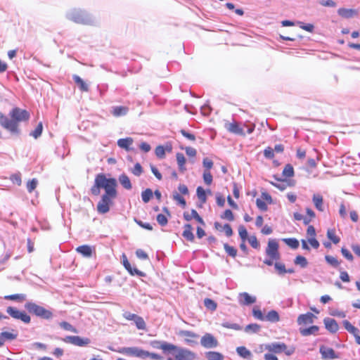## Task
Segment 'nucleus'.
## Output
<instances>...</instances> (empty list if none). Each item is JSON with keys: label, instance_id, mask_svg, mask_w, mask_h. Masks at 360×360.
<instances>
[{"label": "nucleus", "instance_id": "obj_16", "mask_svg": "<svg viewBox=\"0 0 360 360\" xmlns=\"http://www.w3.org/2000/svg\"><path fill=\"white\" fill-rule=\"evenodd\" d=\"M158 343L159 345L156 346L157 348L161 349L165 352H170L175 356L179 347L167 342H160Z\"/></svg>", "mask_w": 360, "mask_h": 360}, {"label": "nucleus", "instance_id": "obj_32", "mask_svg": "<svg viewBox=\"0 0 360 360\" xmlns=\"http://www.w3.org/2000/svg\"><path fill=\"white\" fill-rule=\"evenodd\" d=\"M73 79L75 82L79 86L80 90L83 91H89L88 85L84 82V80L80 77L77 75H74Z\"/></svg>", "mask_w": 360, "mask_h": 360}, {"label": "nucleus", "instance_id": "obj_1", "mask_svg": "<svg viewBox=\"0 0 360 360\" xmlns=\"http://www.w3.org/2000/svg\"><path fill=\"white\" fill-rule=\"evenodd\" d=\"M10 116L11 119L0 112V124L11 133L17 134L18 133V122L27 120L30 117V114L25 110L15 108L11 111Z\"/></svg>", "mask_w": 360, "mask_h": 360}, {"label": "nucleus", "instance_id": "obj_44", "mask_svg": "<svg viewBox=\"0 0 360 360\" xmlns=\"http://www.w3.org/2000/svg\"><path fill=\"white\" fill-rule=\"evenodd\" d=\"M204 304L207 309L211 311H214L217 309V303L210 298L204 300Z\"/></svg>", "mask_w": 360, "mask_h": 360}, {"label": "nucleus", "instance_id": "obj_49", "mask_svg": "<svg viewBox=\"0 0 360 360\" xmlns=\"http://www.w3.org/2000/svg\"><path fill=\"white\" fill-rule=\"evenodd\" d=\"M134 321L138 329L144 330L146 328V323L142 317L138 316Z\"/></svg>", "mask_w": 360, "mask_h": 360}, {"label": "nucleus", "instance_id": "obj_22", "mask_svg": "<svg viewBox=\"0 0 360 360\" xmlns=\"http://www.w3.org/2000/svg\"><path fill=\"white\" fill-rule=\"evenodd\" d=\"M240 303L243 305H250L256 302V297L250 295L248 292H242L240 294Z\"/></svg>", "mask_w": 360, "mask_h": 360}, {"label": "nucleus", "instance_id": "obj_7", "mask_svg": "<svg viewBox=\"0 0 360 360\" xmlns=\"http://www.w3.org/2000/svg\"><path fill=\"white\" fill-rule=\"evenodd\" d=\"M65 343H69L78 347H85L90 344L91 340L88 338H82L80 336L68 335L62 339Z\"/></svg>", "mask_w": 360, "mask_h": 360}, {"label": "nucleus", "instance_id": "obj_5", "mask_svg": "<svg viewBox=\"0 0 360 360\" xmlns=\"http://www.w3.org/2000/svg\"><path fill=\"white\" fill-rule=\"evenodd\" d=\"M26 309L37 316L44 319H51L53 317V313L44 307L39 306L34 302H29L25 305Z\"/></svg>", "mask_w": 360, "mask_h": 360}, {"label": "nucleus", "instance_id": "obj_50", "mask_svg": "<svg viewBox=\"0 0 360 360\" xmlns=\"http://www.w3.org/2000/svg\"><path fill=\"white\" fill-rule=\"evenodd\" d=\"M173 198L174 200L177 201L182 207L184 208L186 207V202L185 199L182 196H181L178 193L175 192L173 193Z\"/></svg>", "mask_w": 360, "mask_h": 360}, {"label": "nucleus", "instance_id": "obj_19", "mask_svg": "<svg viewBox=\"0 0 360 360\" xmlns=\"http://www.w3.org/2000/svg\"><path fill=\"white\" fill-rule=\"evenodd\" d=\"M94 250V248L88 245H80L76 248L77 252L86 258L91 257Z\"/></svg>", "mask_w": 360, "mask_h": 360}, {"label": "nucleus", "instance_id": "obj_34", "mask_svg": "<svg viewBox=\"0 0 360 360\" xmlns=\"http://www.w3.org/2000/svg\"><path fill=\"white\" fill-rule=\"evenodd\" d=\"M205 356L208 360H224V356L217 352H206Z\"/></svg>", "mask_w": 360, "mask_h": 360}, {"label": "nucleus", "instance_id": "obj_13", "mask_svg": "<svg viewBox=\"0 0 360 360\" xmlns=\"http://www.w3.org/2000/svg\"><path fill=\"white\" fill-rule=\"evenodd\" d=\"M179 335L181 337H184V341L186 344L189 345H193L197 342L194 340V339L198 338V335L196 333L189 331V330H181Z\"/></svg>", "mask_w": 360, "mask_h": 360}, {"label": "nucleus", "instance_id": "obj_20", "mask_svg": "<svg viewBox=\"0 0 360 360\" xmlns=\"http://www.w3.org/2000/svg\"><path fill=\"white\" fill-rule=\"evenodd\" d=\"M315 318L316 316L312 313L308 312L300 315L297 318V323L299 325L312 323Z\"/></svg>", "mask_w": 360, "mask_h": 360}, {"label": "nucleus", "instance_id": "obj_21", "mask_svg": "<svg viewBox=\"0 0 360 360\" xmlns=\"http://www.w3.org/2000/svg\"><path fill=\"white\" fill-rule=\"evenodd\" d=\"M338 13L344 18H350L354 15H357L358 11L352 8H340L338 10Z\"/></svg>", "mask_w": 360, "mask_h": 360}, {"label": "nucleus", "instance_id": "obj_6", "mask_svg": "<svg viewBox=\"0 0 360 360\" xmlns=\"http://www.w3.org/2000/svg\"><path fill=\"white\" fill-rule=\"evenodd\" d=\"M67 18L76 23L90 24L91 17L84 11L77 9H72L67 13Z\"/></svg>", "mask_w": 360, "mask_h": 360}, {"label": "nucleus", "instance_id": "obj_46", "mask_svg": "<svg viewBox=\"0 0 360 360\" xmlns=\"http://www.w3.org/2000/svg\"><path fill=\"white\" fill-rule=\"evenodd\" d=\"M43 125L41 122H39L35 129L30 133V135L32 136L34 139L39 138L42 133Z\"/></svg>", "mask_w": 360, "mask_h": 360}, {"label": "nucleus", "instance_id": "obj_42", "mask_svg": "<svg viewBox=\"0 0 360 360\" xmlns=\"http://www.w3.org/2000/svg\"><path fill=\"white\" fill-rule=\"evenodd\" d=\"M196 194L198 199L201 201V202L205 203L206 202V193L205 191L201 186L197 188Z\"/></svg>", "mask_w": 360, "mask_h": 360}, {"label": "nucleus", "instance_id": "obj_64", "mask_svg": "<svg viewBox=\"0 0 360 360\" xmlns=\"http://www.w3.org/2000/svg\"><path fill=\"white\" fill-rule=\"evenodd\" d=\"M256 204H257V207L259 210H261L262 211H266L267 210V205H266V202L264 201H263L262 200L257 198L256 200Z\"/></svg>", "mask_w": 360, "mask_h": 360}, {"label": "nucleus", "instance_id": "obj_38", "mask_svg": "<svg viewBox=\"0 0 360 360\" xmlns=\"http://www.w3.org/2000/svg\"><path fill=\"white\" fill-rule=\"evenodd\" d=\"M283 241L292 249H297L299 247V241L296 238H283Z\"/></svg>", "mask_w": 360, "mask_h": 360}, {"label": "nucleus", "instance_id": "obj_51", "mask_svg": "<svg viewBox=\"0 0 360 360\" xmlns=\"http://www.w3.org/2000/svg\"><path fill=\"white\" fill-rule=\"evenodd\" d=\"M325 259L329 264L334 267H337L340 264L338 260L333 256L326 255Z\"/></svg>", "mask_w": 360, "mask_h": 360}, {"label": "nucleus", "instance_id": "obj_12", "mask_svg": "<svg viewBox=\"0 0 360 360\" xmlns=\"http://www.w3.org/2000/svg\"><path fill=\"white\" fill-rule=\"evenodd\" d=\"M201 345L206 349H212L218 346V341L211 333H205L200 340Z\"/></svg>", "mask_w": 360, "mask_h": 360}, {"label": "nucleus", "instance_id": "obj_28", "mask_svg": "<svg viewBox=\"0 0 360 360\" xmlns=\"http://www.w3.org/2000/svg\"><path fill=\"white\" fill-rule=\"evenodd\" d=\"M129 109L125 106H115L112 108V113L115 117H120L127 115Z\"/></svg>", "mask_w": 360, "mask_h": 360}, {"label": "nucleus", "instance_id": "obj_45", "mask_svg": "<svg viewBox=\"0 0 360 360\" xmlns=\"http://www.w3.org/2000/svg\"><path fill=\"white\" fill-rule=\"evenodd\" d=\"M224 248L226 252L231 257H235L236 256L237 250L235 248L230 246L227 243H225L224 245Z\"/></svg>", "mask_w": 360, "mask_h": 360}, {"label": "nucleus", "instance_id": "obj_11", "mask_svg": "<svg viewBox=\"0 0 360 360\" xmlns=\"http://www.w3.org/2000/svg\"><path fill=\"white\" fill-rule=\"evenodd\" d=\"M174 357L176 360H195L196 354L188 349L179 347Z\"/></svg>", "mask_w": 360, "mask_h": 360}, {"label": "nucleus", "instance_id": "obj_37", "mask_svg": "<svg viewBox=\"0 0 360 360\" xmlns=\"http://www.w3.org/2000/svg\"><path fill=\"white\" fill-rule=\"evenodd\" d=\"M343 325L345 328V329L349 332L351 334H352L353 335H356V333H359V329L356 327H354V326H352L349 321H348L347 320H345L343 321Z\"/></svg>", "mask_w": 360, "mask_h": 360}, {"label": "nucleus", "instance_id": "obj_36", "mask_svg": "<svg viewBox=\"0 0 360 360\" xmlns=\"http://www.w3.org/2000/svg\"><path fill=\"white\" fill-rule=\"evenodd\" d=\"M343 325L345 328V329L349 332L351 334H352L353 335H356V333H359V329L356 327H354V326H352L349 321H348L347 320H345L343 321Z\"/></svg>", "mask_w": 360, "mask_h": 360}, {"label": "nucleus", "instance_id": "obj_24", "mask_svg": "<svg viewBox=\"0 0 360 360\" xmlns=\"http://www.w3.org/2000/svg\"><path fill=\"white\" fill-rule=\"evenodd\" d=\"M184 217L186 221H190L192 218H194L197 221L202 224V225H205V222L202 218L198 214L195 210H192L191 214L185 212L184 214Z\"/></svg>", "mask_w": 360, "mask_h": 360}, {"label": "nucleus", "instance_id": "obj_57", "mask_svg": "<svg viewBox=\"0 0 360 360\" xmlns=\"http://www.w3.org/2000/svg\"><path fill=\"white\" fill-rule=\"evenodd\" d=\"M131 172L136 176H139L142 172V167L139 163H136L134 168L131 169Z\"/></svg>", "mask_w": 360, "mask_h": 360}, {"label": "nucleus", "instance_id": "obj_56", "mask_svg": "<svg viewBox=\"0 0 360 360\" xmlns=\"http://www.w3.org/2000/svg\"><path fill=\"white\" fill-rule=\"evenodd\" d=\"M221 217L231 221L234 219L233 214L231 210H226Z\"/></svg>", "mask_w": 360, "mask_h": 360}, {"label": "nucleus", "instance_id": "obj_23", "mask_svg": "<svg viewBox=\"0 0 360 360\" xmlns=\"http://www.w3.org/2000/svg\"><path fill=\"white\" fill-rule=\"evenodd\" d=\"M134 142V140L131 137H127L125 139H120L117 141V146L126 150L127 151L131 150L132 148L130 147Z\"/></svg>", "mask_w": 360, "mask_h": 360}, {"label": "nucleus", "instance_id": "obj_60", "mask_svg": "<svg viewBox=\"0 0 360 360\" xmlns=\"http://www.w3.org/2000/svg\"><path fill=\"white\" fill-rule=\"evenodd\" d=\"M155 155H157V157H158L160 158H164L165 155V148L162 146H157L155 148Z\"/></svg>", "mask_w": 360, "mask_h": 360}, {"label": "nucleus", "instance_id": "obj_40", "mask_svg": "<svg viewBox=\"0 0 360 360\" xmlns=\"http://www.w3.org/2000/svg\"><path fill=\"white\" fill-rule=\"evenodd\" d=\"M152 197H153V191L150 188H146L145 191H143L141 193L142 200L145 203L148 202L150 201V200L152 198Z\"/></svg>", "mask_w": 360, "mask_h": 360}, {"label": "nucleus", "instance_id": "obj_52", "mask_svg": "<svg viewBox=\"0 0 360 360\" xmlns=\"http://www.w3.org/2000/svg\"><path fill=\"white\" fill-rule=\"evenodd\" d=\"M252 314H253L254 317L258 320L264 321V319H265L264 316L263 315L262 311L257 307L253 308Z\"/></svg>", "mask_w": 360, "mask_h": 360}, {"label": "nucleus", "instance_id": "obj_63", "mask_svg": "<svg viewBox=\"0 0 360 360\" xmlns=\"http://www.w3.org/2000/svg\"><path fill=\"white\" fill-rule=\"evenodd\" d=\"M264 155L266 158L272 159L274 157V150L271 147H267L264 150Z\"/></svg>", "mask_w": 360, "mask_h": 360}, {"label": "nucleus", "instance_id": "obj_14", "mask_svg": "<svg viewBox=\"0 0 360 360\" xmlns=\"http://www.w3.org/2000/svg\"><path fill=\"white\" fill-rule=\"evenodd\" d=\"M122 264H123L124 266L129 272V274L131 275H132V276L137 275V276H145V274L143 272L139 271L136 268H132L131 266V264L129 262V261L127 259V256L124 254H123L122 255Z\"/></svg>", "mask_w": 360, "mask_h": 360}, {"label": "nucleus", "instance_id": "obj_55", "mask_svg": "<svg viewBox=\"0 0 360 360\" xmlns=\"http://www.w3.org/2000/svg\"><path fill=\"white\" fill-rule=\"evenodd\" d=\"M5 299L10 300H24L25 299V295L24 294H14L5 296Z\"/></svg>", "mask_w": 360, "mask_h": 360}, {"label": "nucleus", "instance_id": "obj_62", "mask_svg": "<svg viewBox=\"0 0 360 360\" xmlns=\"http://www.w3.org/2000/svg\"><path fill=\"white\" fill-rule=\"evenodd\" d=\"M1 334L2 335V337L4 338V340H13L17 338V334H13L10 332H6V331L2 332V333H1Z\"/></svg>", "mask_w": 360, "mask_h": 360}, {"label": "nucleus", "instance_id": "obj_18", "mask_svg": "<svg viewBox=\"0 0 360 360\" xmlns=\"http://www.w3.org/2000/svg\"><path fill=\"white\" fill-rule=\"evenodd\" d=\"M326 328L332 333H336L339 329L337 321L331 318H326L323 320Z\"/></svg>", "mask_w": 360, "mask_h": 360}, {"label": "nucleus", "instance_id": "obj_29", "mask_svg": "<svg viewBox=\"0 0 360 360\" xmlns=\"http://www.w3.org/2000/svg\"><path fill=\"white\" fill-rule=\"evenodd\" d=\"M236 352H237V354L240 356H241L244 359H251L252 354H251L250 351L248 350L245 347H243V346L238 347L236 348Z\"/></svg>", "mask_w": 360, "mask_h": 360}, {"label": "nucleus", "instance_id": "obj_53", "mask_svg": "<svg viewBox=\"0 0 360 360\" xmlns=\"http://www.w3.org/2000/svg\"><path fill=\"white\" fill-rule=\"evenodd\" d=\"M37 184L38 181L36 179H32L31 181H29L27 184V189L28 192H32L36 188Z\"/></svg>", "mask_w": 360, "mask_h": 360}, {"label": "nucleus", "instance_id": "obj_15", "mask_svg": "<svg viewBox=\"0 0 360 360\" xmlns=\"http://www.w3.org/2000/svg\"><path fill=\"white\" fill-rule=\"evenodd\" d=\"M320 353L323 359H335L338 357L333 349L325 346L320 347Z\"/></svg>", "mask_w": 360, "mask_h": 360}, {"label": "nucleus", "instance_id": "obj_33", "mask_svg": "<svg viewBox=\"0 0 360 360\" xmlns=\"http://www.w3.org/2000/svg\"><path fill=\"white\" fill-rule=\"evenodd\" d=\"M176 161L179 166V169L181 172H184L186 170V167L184 166L186 163V158L184 154L181 153H178L176 154Z\"/></svg>", "mask_w": 360, "mask_h": 360}, {"label": "nucleus", "instance_id": "obj_61", "mask_svg": "<svg viewBox=\"0 0 360 360\" xmlns=\"http://www.w3.org/2000/svg\"><path fill=\"white\" fill-rule=\"evenodd\" d=\"M274 267L278 271L279 274H283L286 273V269L283 264L276 262L274 264Z\"/></svg>", "mask_w": 360, "mask_h": 360}, {"label": "nucleus", "instance_id": "obj_41", "mask_svg": "<svg viewBox=\"0 0 360 360\" xmlns=\"http://www.w3.org/2000/svg\"><path fill=\"white\" fill-rule=\"evenodd\" d=\"M283 175L285 177H292L294 176V169L292 166L290 164H288L285 166L283 170Z\"/></svg>", "mask_w": 360, "mask_h": 360}, {"label": "nucleus", "instance_id": "obj_17", "mask_svg": "<svg viewBox=\"0 0 360 360\" xmlns=\"http://www.w3.org/2000/svg\"><path fill=\"white\" fill-rule=\"evenodd\" d=\"M226 128L231 133L245 136L243 127H241L237 122H233L226 124Z\"/></svg>", "mask_w": 360, "mask_h": 360}, {"label": "nucleus", "instance_id": "obj_3", "mask_svg": "<svg viewBox=\"0 0 360 360\" xmlns=\"http://www.w3.org/2000/svg\"><path fill=\"white\" fill-rule=\"evenodd\" d=\"M261 349H264L270 352L280 354L284 352L287 356L292 355L295 348L294 347H288L285 343L283 342H271L269 344L262 345Z\"/></svg>", "mask_w": 360, "mask_h": 360}, {"label": "nucleus", "instance_id": "obj_58", "mask_svg": "<svg viewBox=\"0 0 360 360\" xmlns=\"http://www.w3.org/2000/svg\"><path fill=\"white\" fill-rule=\"evenodd\" d=\"M157 221L158 222V224L160 225V226H165L167 222H168V220H167V218L165 215L162 214H159L158 216H157Z\"/></svg>", "mask_w": 360, "mask_h": 360}, {"label": "nucleus", "instance_id": "obj_27", "mask_svg": "<svg viewBox=\"0 0 360 360\" xmlns=\"http://www.w3.org/2000/svg\"><path fill=\"white\" fill-rule=\"evenodd\" d=\"M315 207L319 211H323V200L320 194H314L312 198Z\"/></svg>", "mask_w": 360, "mask_h": 360}, {"label": "nucleus", "instance_id": "obj_2", "mask_svg": "<svg viewBox=\"0 0 360 360\" xmlns=\"http://www.w3.org/2000/svg\"><path fill=\"white\" fill-rule=\"evenodd\" d=\"M117 181L114 178H107L105 174H97L94 179V185L91 188V192L94 195H98L101 188L105 190V193L110 194L111 191L116 188Z\"/></svg>", "mask_w": 360, "mask_h": 360}, {"label": "nucleus", "instance_id": "obj_30", "mask_svg": "<svg viewBox=\"0 0 360 360\" xmlns=\"http://www.w3.org/2000/svg\"><path fill=\"white\" fill-rule=\"evenodd\" d=\"M319 327L316 326H312L307 328H301L300 333L303 336H308L310 335H316L319 331Z\"/></svg>", "mask_w": 360, "mask_h": 360}, {"label": "nucleus", "instance_id": "obj_26", "mask_svg": "<svg viewBox=\"0 0 360 360\" xmlns=\"http://www.w3.org/2000/svg\"><path fill=\"white\" fill-rule=\"evenodd\" d=\"M184 231L182 233V236L188 240L189 241H193L194 240V235L192 232V226L189 224H186L184 226Z\"/></svg>", "mask_w": 360, "mask_h": 360}, {"label": "nucleus", "instance_id": "obj_4", "mask_svg": "<svg viewBox=\"0 0 360 360\" xmlns=\"http://www.w3.org/2000/svg\"><path fill=\"white\" fill-rule=\"evenodd\" d=\"M116 188L111 191L110 194L104 193L101 196V199L98 202L97 211L100 214H105L110 210V205L112 204V199L116 198Z\"/></svg>", "mask_w": 360, "mask_h": 360}, {"label": "nucleus", "instance_id": "obj_54", "mask_svg": "<svg viewBox=\"0 0 360 360\" xmlns=\"http://www.w3.org/2000/svg\"><path fill=\"white\" fill-rule=\"evenodd\" d=\"M203 180L207 185H210L212 182V175L210 171L205 170L203 173Z\"/></svg>", "mask_w": 360, "mask_h": 360}, {"label": "nucleus", "instance_id": "obj_39", "mask_svg": "<svg viewBox=\"0 0 360 360\" xmlns=\"http://www.w3.org/2000/svg\"><path fill=\"white\" fill-rule=\"evenodd\" d=\"M59 326L64 330H67V331H70L72 333H78V330H77V328L75 327H74L72 325H71L70 323H69L68 322H66V321H62L59 323Z\"/></svg>", "mask_w": 360, "mask_h": 360}, {"label": "nucleus", "instance_id": "obj_47", "mask_svg": "<svg viewBox=\"0 0 360 360\" xmlns=\"http://www.w3.org/2000/svg\"><path fill=\"white\" fill-rule=\"evenodd\" d=\"M327 237L335 244L340 242V238L335 236V231L333 229L328 230Z\"/></svg>", "mask_w": 360, "mask_h": 360}, {"label": "nucleus", "instance_id": "obj_59", "mask_svg": "<svg viewBox=\"0 0 360 360\" xmlns=\"http://www.w3.org/2000/svg\"><path fill=\"white\" fill-rule=\"evenodd\" d=\"M248 242L253 248H257L259 246V243L255 236H251L248 238Z\"/></svg>", "mask_w": 360, "mask_h": 360}, {"label": "nucleus", "instance_id": "obj_48", "mask_svg": "<svg viewBox=\"0 0 360 360\" xmlns=\"http://www.w3.org/2000/svg\"><path fill=\"white\" fill-rule=\"evenodd\" d=\"M238 233L243 242H245V240L248 238V231L244 226L241 225L239 226Z\"/></svg>", "mask_w": 360, "mask_h": 360}, {"label": "nucleus", "instance_id": "obj_43", "mask_svg": "<svg viewBox=\"0 0 360 360\" xmlns=\"http://www.w3.org/2000/svg\"><path fill=\"white\" fill-rule=\"evenodd\" d=\"M294 262L296 265H299L302 268H305L308 264L307 259L301 255L297 256Z\"/></svg>", "mask_w": 360, "mask_h": 360}, {"label": "nucleus", "instance_id": "obj_31", "mask_svg": "<svg viewBox=\"0 0 360 360\" xmlns=\"http://www.w3.org/2000/svg\"><path fill=\"white\" fill-rule=\"evenodd\" d=\"M264 320H266L272 323L278 322L280 320L278 313L275 310H271L270 311H269V313L266 314V316H264Z\"/></svg>", "mask_w": 360, "mask_h": 360}, {"label": "nucleus", "instance_id": "obj_25", "mask_svg": "<svg viewBox=\"0 0 360 360\" xmlns=\"http://www.w3.org/2000/svg\"><path fill=\"white\" fill-rule=\"evenodd\" d=\"M120 184L127 190H130L132 188L131 181L127 175L122 174L118 178Z\"/></svg>", "mask_w": 360, "mask_h": 360}, {"label": "nucleus", "instance_id": "obj_9", "mask_svg": "<svg viewBox=\"0 0 360 360\" xmlns=\"http://www.w3.org/2000/svg\"><path fill=\"white\" fill-rule=\"evenodd\" d=\"M117 352L126 354L127 356L139 357L143 359L144 355L147 354L146 351L136 347H122L119 350H117Z\"/></svg>", "mask_w": 360, "mask_h": 360}, {"label": "nucleus", "instance_id": "obj_10", "mask_svg": "<svg viewBox=\"0 0 360 360\" xmlns=\"http://www.w3.org/2000/svg\"><path fill=\"white\" fill-rule=\"evenodd\" d=\"M6 311L13 319H19L25 323H29L30 322V316L25 311H20L13 307H8Z\"/></svg>", "mask_w": 360, "mask_h": 360}, {"label": "nucleus", "instance_id": "obj_35", "mask_svg": "<svg viewBox=\"0 0 360 360\" xmlns=\"http://www.w3.org/2000/svg\"><path fill=\"white\" fill-rule=\"evenodd\" d=\"M261 329V326L257 323H251L245 326V332L247 333H257Z\"/></svg>", "mask_w": 360, "mask_h": 360}, {"label": "nucleus", "instance_id": "obj_8", "mask_svg": "<svg viewBox=\"0 0 360 360\" xmlns=\"http://www.w3.org/2000/svg\"><path fill=\"white\" fill-rule=\"evenodd\" d=\"M266 254L272 259L278 260L280 254L278 252V243L275 239H269L266 249Z\"/></svg>", "mask_w": 360, "mask_h": 360}]
</instances>
